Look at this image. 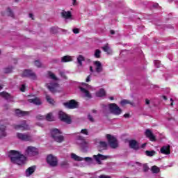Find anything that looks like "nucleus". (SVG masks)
Instances as JSON below:
<instances>
[{"mask_svg":"<svg viewBox=\"0 0 178 178\" xmlns=\"http://www.w3.org/2000/svg\"><path fill=\"white\" fill-rule=\"evenodd\" d=\"M160 152L161 154H164L165 155H169V154H170V145L163 146L161 148Z\"/></svg>","mask_w":178,"mask_h":178,"instance_id":"16","label":"nucleus"},{"mask_svg":"<svg viewBox=\"0 0 178 178\" xmlns=\"http://www.w3.org/2000/svg\"><path fill=\"white\" fill-rule=\"evenodd\" d=\"M88 120H90V122H91L92 123L94 122V118H93L90 114H88Z\"/></svg>","mask_w":178,"mask_h":178,"instance_id":"48","label":"nucleus"},{"mask_svg":"<svg viewBox=\"0 0 178 178\" xmlns=\"http://www.w3.org/2000/svg\"><path fill=\"white\" fill-rule=\"evenodd\" d=\"M94 159L96 161L97 163L101 165L102 161H105V159H108V156H104L101 154H98L97 155L93 156Z\"/></svg>","mask_w":178,"mask_h":178,"instance_id":"14","label":"nucleus"},{"mask_svg":"<svg viewBox=\"0 0 178 178\" xmlns=\"http://www.w3.org/2000/svg\"><path fill=\"white\" fill-rule=\"evenodd\" d=\"M99 178H111V177L106 175H100Z\"/></svg>","mask_w":178,"mask_h":178,"instance_id":"53","label":"nucleus"},{"mask_svg":"<svg viewBox=\"0 0 178 178\" xmlns=\"http://www.w3.org/2000/svg\"><path fill=\"white\" fill-rule=\"evenodd\" d=\"M35 170V167H34V166L29 167L26 170V177H29V176H31V175H33V173H34Z\"/></svg>","mask_w":178,"mask_h":178,"instance_id":"25","label":"nucleus"},{"mask_svg":"<svg viewBox=\"0 0 178 178\" xmlns=\"http://www.w3.org/2000/svg\"><path fill=\"white\" fill-rule=\"evenodd\" d=\"M46 86L50 92H56V89L59 87V84L56 82H51L50 83H47Z\"/></svg>","mask_w":178,"mask_h":178,"instance_id":"12","label":"nucleus"},{"mask_svg":"<svg viewBox=\"0 0 178 178\" xmlns=\"http://www.w3.org/2000/svg\"><path fill=\"white\" fill-rule=\"evenodd\" d=\"M163 98L165 101H166V99H168V98L166 97V96H163Z\"/></svg>","mask_w":178,"mask_h":178,"instance_id":"64","label":"nucleus"},{"mask_svg":"<svg viewBox=\"0 0 178 178\" xmlns=\"http://www.w3.org/2000/svg\"><path fill=\"white\" fill-rule=\"evenodd\" d=\"M147 145V143H143L141 145V148H145V147Z\"/></svg>","mask_w":178,"mask_h":178,"instance_id":"57","label":"nucleus"},{"mask_svg":"<svg viewBox=\"0 0 178 178\" xmlns=\"http://www.w3.org/2000/svg\"><path fill=\"white\" fill-rule=\"evenodd\" d=\"M7 13L8 14V16H10V17H15V14H13V11L10 10V8H7Z\"/></svg>","mask_w":178,"mask_h":178,"instance_id":"37","label":"nucleus"},{"mask_svg":"<svg viewBox=\"0 0 178 178\" xmlns=\"http://www.w3.org/2000/svg\"><path fill=\"white\" fill-rule=\"evenodd\" d=\"M129 147L133 149H138V143L136 140H129Z\"/></svg>","mask_w":178,"mask_h":178,"instance_id":"23","label":"nucleus"},{"mask_svg":"<svg viewBox=\"0 0 178 178\" xmlns=\"http://www.w3.org/2000/svg\"><path fill=\"white\" fill-rule=\"evenodd\" d=\"M170 102H171L170 106H173V99L171 98Z\"/></svg>","mask_w":178,"mask_h":178,"instance_id":"61","label":"nucleus"},{"mask_svg":"<svg viewBox=\"0 0 178 178\" xmlns=\"http://www.w3.org/2000/svg\"><path fill=\"white\" fill-rule=\"evenodd\" d=\"M96 95L97 97H104L105 95V90L100 89L99 91L96 92Z\"/></svg>","mask_w":178,"mask_h":178,"instance_id":"31","label":"nucleus"},{"mask_svg":"<svg viewBox=\"0 0 178 178\" xmlns=\"http://www.w3.org/2000/svg\"><path fill=\"white\" fill-rule=\"evenodd\" d=\"M64 106L65 108H68V109H74L77 108V102L74 100H71L68 102L63 103Z\"/></svg>","mask_w":178,"mask_h":178,"instance_id":"13","label":"nucleus"},{"mask_svg":"<svg viewBox=\"0 0 178 178\" xmlns=\"http://www.w3.org/2000/svg\"><path fill=\"white\" fill-rule=\"evenodd\" d=\"M92 113H97V110H92Z\"/></svg>","mask_w":178,"mask_h":178,"instance_id":"63","label":"nucleus"},{"mask_svg":"<svg viewBox=\"0 0 178 178\" xmlns=\"http://www.w3.org/2000/svg\"><path fill=\"white\" fill-rule=\"evenodd\" d=\"M15 115L19 118H23V116H27L29 115V112L23 111L20 109L15 110Z\"/></svg>","mask_w":178,"mask_h":178,"instance_id":"21","label":"nucleus"},{"mask_svg":"<svg viewBox=\"0 0 178 178\" xmlns=\"http://www.w3.org/2000/svg\"><path fill=\"white\" fill-rule=\"evenodd\" d=\"M154 66L156 67H161V61H159V60H154Z\"/></svg>","mask_w":178,"mask_h":178,"instance_id":"43","label":"nucleus"},{"mask_svg":"<svg viewBox=\"0 0 178 178\" xmlns=\"http://www.w3.org/2000/svg\"><path fill=\"white\" fill-rule=\"evenodd\" d=\"M22 76L29 77L30 79H32V80H35V79H37V76H35V74H34L31 70H25L22 74Z\"/></svg>","mask_w":178,"mask_h":178,"instance_id":"11","label":"nucleus"},{"mask_svg":"<svg viewBox=\"0 0 178 178\" xmlns=\"http://www.w3.org/2000/svg\"><path fill=\"white\" fill-rule=\"evenodd\" d=\"M58 117H59V119L62 120V122H65L68 124H70L72 123V120L70 119V117L67 116L66 113H65V112L63 111H59Z\"/></svg>","mask_w":178,"mask_h":178,"instance_id":"8","label":"nucleus"},{"mask_svg":"<svg viewBox=\"0 0 178 178\" xmlns=\"http://www.w3.org/2000/svg\"><path fill=\"white\" fill-rule=\"evenodd\" d=\"M48 76L52 80H55V81L58 80V78L56 77V76H55V74L52 73L51 71L48 72Z\"/></svg>","mask_w":178,"mask_h":178,"instance_id":"32","label":"nucleus"},{"mask_svg":"<svg viewBox=\"0 0 178 178\" xmlns=\"http://www.w3.org/2000/svg\"><path fill=\"white\" fill-rule=\"evenodd\" d=\"M36 119H38V120H44V119H46V120H48V122H52V120H54V118H52L51 113H48L46 117L39 115L36 117Z\"/></svg>","mask_w":178,"mask_h":178,"instance_id":"15","label":"nucleus"},{"mask_svg":"<svg viewBox=\"0 0 178 178\" xmlns=\"http://www.w3.org/2000/svg\"><path fill=\"white\" fill-rule=\"evenodd\" d=\"M110 33H111V34L113 35V34H115V31L111 30V31H110Z\"/></svg>","mask_w":178,"mask_h":178,"instance_id":"62","label":"nucleus"},{"mask_svg":"<svg viewBox=\"0 0 178 178\" xmlns=\"http://www.w3.org/2000/svg\"><path fill=\"white\" fill-rule=\"evenodd\" d=\"M145 104H146V105H149V100L147 99L145 100Z\"/></svg>","mask_w":178,"mask_h":178,"instance_id":"55","label":"nucleus"},{"mask_svg":"<svg viewBox=\"0 0 178 178\" xmlns=\"http://www.w3.org/2000/svg\"><path fill=\"white\" fill-rule=\"evenodd\" d=\"M62 166H63L64 165H67V162L64 161L61 163Z\"/></svg>","mask_w":178,"mask_h":178,"instance_id":"60","label":"nucleus"},{"mask_svg":"<svg viewBox=\"0 0 178 178\" xmlns=\"http://www.w3.org/2000/svg\"><path fill=\"white\" fill-rule=\"evenodd\" d=\"M102 49L104 52H106V54H111V52H112V50H111V48L108 45L103 47Z\"/></svg>","mask_w":178,"mask_h":178,"instance_id":"33","label":"nucleus"},{"mask_svg":"<svg viewBox=\"0 0 178 178\" xmlns=\"http://www.w3.org/2000/svg\"><path fill=\"white\" fill-rule=\"evenodd\" d=\"M60 76H61V77H63V79H65V80H66V79H67L66 77V75L65 74V72H60Z\"/></svg>","mask_w":178,"mask_h":178,"instance_id":"49","label":"nucleus"},{"mask_svg":"<svg viewBox=\"0 0 178 178\" xmlns=\"http://www.w3.org/2000/svg\"><path fill=\"white\" fill-rule=\"evenodd\" d=\"M6 137V127L5 125H1L0 127V138Z\"/></svg>","mask_w":178,"mask_h":178,"instance_id":"22","label":"nucleus"},{"mask_svg":"<svg viewBox=\"0 0 178 178\" xmlns=\"http://www.w3.org/2000/svg\"><path fill=\"white\" fill-rule=\"evenodd\" d=\"M82 86H83V87H86V88H90V87H91L90 86H89L88 84H87L86 83H82Z\"/></svg>","mask_w":178,"mask_h":178,"instance_id":"51","label":"nucleus"},{"mask_svg":"<svg viewBox=\"0 0 178 178\" xmlns=\"http://www.w3.org/2000/svg\"><path fill=\"white\" fill-rule=\"evenodd\" d=\"M80 90L83 97H84L85 98H88L89 99L92 98L91 94L86 88L81 87Z\"/></svg>","mask_w":178,"mask_h":178,"instance_id":"17","label":"nucleus"},{"mask_svg":"<svg viewBox=\"0 0 178 178\" xmlns=\"http://www.w3.org/2000/svg\"><path fill=\"white\" fill-rule=\"evenodd\" d=\"M0 95H1V97L5 98L9 102H12V101H13V97L12 96H10V95H9V93H8L6 92H0Z\"/></svg>","mask_w":178,"mask_h":178,"instance_id":"19","label":"nucleus"},{"mask_svg":"<svg viewBox=\"0 0 178 178\" xmlns=\"http://www.w3.org/2000/svg\"><path fill=\"white\" fill-rule=\"evenodd\" d=\"M152 172L153 173H159V168L156 165L152 167Z\"/></svg>","mask_w":178,"mask_h":178,"instance_id":"36","label":"nucleus"},{"mask_svg":"<svg viewBox=\"0 0 178 178\" xmlns=\"http://www.w3.org/2000/svg\"><path fill=\"white\" fill-rule=\"evenodd\" d=\"M47 162L50 166L54 168L58 165V159L54 155L50 154L47 157Z\"/></svg>","mask_w":178,"mask_h":178,"instance_id":"7","label":"nucleus"},{"mask_svg":"<svg viewBox=\"0 0 178 178\" xmlns=\"http://www.w3.org/2000/svg\"><path fill=\"white\" fill-rule=\"evenodd\" d=\"M61 16L63 19H70L72 17V13L70 11L63 10L61 13Z\"/></svg>","mask_w":178,"mask_h":178,"instance_id":"24","label":"nucleus"},{"mask_svg":"<svg viewBox=\"0 0 178 178\" xmlns=\"http://www.w3.org/2000/svg\"><path fill=\"white\" fill-rule=\"evenodd\" d=\"M95 66V72L96 73H101L102 72V64L99 61H95L94 63Z\"/></svg>","mask_w":178,"mask_h":178,"instance_id":"20","label":"nucleus"},{"mask_svg":"<svg viewBox=\"0 0 178 178\" xmlns=\"http://www.w3.org/2000/svg\"><path fill=\"white\" fill-rule=\"evenodd\" d=\"M145 134L147 138H149L150 141H155V136H154L151 130L146 129Z\"/></svg>","mask_w":178,"mask_h":178,"instance_id":"18","label":"nucleus"},{"mask_svg":"<svg viewBox=\"0 0 178 178\" xmlns=\"http://www.w3.org/2000/svg\"><path fill=\"white\" fill-rule=\"evenodd\" d=\"M110 112L113 115H120L122 113V109L116 105V104H110L108 105Z\"/></svg>","mask_w":178,"mask_h":178,"instance_id":"6","label":"nucleus"},{"mask_svg":"<svg viewBox=\"0 0 178 178\" xmlns=\"http://www.w3.org/2000/svg\"><path fill=\"white\" fill-rule=\"evenodd\" d=\"M29 102H31V104H34L35 105H41V100L38 98L30 99Z\"/></svg>","mask_w":178,"mask_h":178,"instance_id":"28","label":"nucleus"},{"mask_svg":"<svg viewBox=\"0 0 178 178\" xmlns=\"http://www.w3.org/2000/svg\"><path fill=\"white\" fill-rule=\"evenodd\" d=\"M82 62H84V57L81 55H79L78 57H77V63H78V65L79 66H82L83 65V63Z\"/></svg>","mask_w":178,"mask_h":178,"instance_id":"29","label":"nucleus"},{"mask_svg":"<svg viewBox=\"0 0 178 178\" xmlns=\"http://www.w3.org/2000/svg\"><path fill=\"white\" fill-rule=\"evenodd\" d=\"M129 116H130V114H129V113L124 115V118H129Z\"/></svg>","mask_w":178,"mask_h":178,"instance_id":"54","label":"nucleus"},{"mask_svg":"<svg viewBox=\"0 0 178 178\" xmlns=\"http://www.w3.org/2000/svg\"><path fill=\"white\" fill-rule=\"evenodd\" d=\"M71 158L74 159V161H84V158L80 157L74 153L71 154Z\"/></svg>","mask_w":178,"mask_h":178,"instance_id":"26","label":"nucleus"},{"mask_svg":"<svg viewBox=\"0 0 178 178\" xmlns=\"http://www.w3.org/2000/svg\"><path fill=\"white\" fill-rule=\"evenodd\" d=\"M72 31H73V33L74 34H79V29H74L73 30H72Z\"/></svg>","mask_w":178,"mask_h":178,"instance_id":"50","label":"nucleus"},{"mask_svg":"<svg viewBox=\"0 0 178 178\" xmlns=\"http://www.w3.org/2000/svg\"><path fill=\"white\" fill-rule=\"evenodd\" d=\"M12 70H13V67H8L4 69V72L5 73H12Z\"/></svg>","mask_w":178,"mask_h":178,"instance_id":"41","label":"nucleus"},{"mask_svg":"<svg viewBox=\"0 0 178 178\" xmlns=\"http://www.w3.org/2000/svg\"><path fill=\"white\" fill-rule=\"evenodd\" d=\"M143 170L144 172H148V170H149V168L148 165H147V164L143 165Z\"/></svg>","mask_w":178,"mask_h":178,"instance_id":"46","label":"nucleus"},{"mask_svg":"<svg viewBox=\"0 0 178 178\" xmlns=\"http://www.w3.org/2000/svg\"><path fill=\"white\" fill-rule=\"evenodd\" d=\"M50 133L52 138L56 143H62L65 140V138L62 136V132L56 128L51 129Z\"/></svg>","mask_w":178,"mask_h":178,"instance_id":"3","label":"nucleus"},{"mask_svg":"<svg viewBox=\"0 0 178 178\" xmlns=\"http://www.w3.org/2000/svg\"><path fill=\"white\" fill-rule=\"evenodd\" d=\"M26 152L29 156H35V155H38V149L33 146H29Z\"/></svg>","mask_w":178,"mask_h":178,"instance_id":"9","label":"nucleus"},{"mask_svg":"<svg viewBox=\"0 0 178 178\" xmlns=\"http://www.w3.org/2000/svg\"><path fill=\"white\" fill-rule=\"evenodd\" d=\"M95 58H100L101 57V50L97 49L95 52Z\"/></svg>","mask_w":178,"mask_h":178,"instance_id":"39","label":"nucleus"},{"mask_svg":"<svg viewBox=\"0 0 178 178\" xmlns=\"http://www.w3.org/2000/svg\"><path fill=\"white\" fill-rule=\"evenodd\" d=\"M72 60H73V58L70 56H65L61 58V62L63 63L72 62Z\"/></svg>","mask_w":178,"mask_h":178,"instance_id":"27","label":"nucleus"},{"mask_svg":"<svg viewBox=\"0 0 178 178\" xmlns=\"http://www.w3.org/2000/svg\"><path fill=\"white\" fill-rule=\"evenodd\" d=\"M50 33H51L52 34H56V33H58V28L55 26L51 27L50 29Z\"/></svg>","mask_w":178,"mask_h":178,"instance_id":"40","label":"nucleus"},{"mask_svg":"<svg viewBox=\"0 0 178 178\" xmlns=\"http://www.w3.org/2000/svg\"><path fill=\"white\" fill-rule=\"evenodd\" d=\"M46 99L49 104H54V99L51 98L49 95H46Z\"/></svg>","mask_w":178,"mask_h":178,"instance_id":"38","label":"nucleus"},{"mask_svg":"<svg viewBox=\"0 0 178 178\" xmlns=\"http://www.w3.org/2000/svg\"><path fill=\"white\" fill-rule=\"evenodd\" d=\"M29 17H31V19H32V20H34L33 14L30 13L29 14Z\"/></svg>","mask_w":178,"mask_h":178,"instance_id":"56","label":"nucleus"},{"mask_svg":"<svg viewBox=\"0 0 178 178\" xmlns=\"http://www.w3.org/2000/svg\"><path fill=\"white\" fill-rule=\"evenodd\" d=\"M90 70L91 72V73H94V70L92 69V67H90Z\"/></svg>","mask_w":178,"mask_h":178,"instance_id":"58","label":"nucleus"},{"mask_svg":"<svg viewBox=\"0 0 178 178\" xmlns=\"http://www.w3.org/2000/svg\"><path fill=\"white\" fill-rule=\"evenodd\" d=\"M83 161H85V162H87L88 165H92V163H94V160L91 157H85L83 158Z\"/></svg>","mask_w":178,"mask_h":178,"instance_id":"30","label":"nucleus"},{"mask_svg":"<svg viewBox=\"0 0 178 178\" xmlns=\"http://www.w3.org/2000/svg\"><path fill=\"white\" fill-rule=\"evenodd\" d=\"M15 130H30V127L25 120L22 121L19 124L14 125Z\"/></svg>","mask_w":178,"mask_h":178,"instance_id":"10","label":"nucleus"},{"mask_svg":"<svg viewBox=\"0 0 178 178\" xmlns=\"http://www.w3.org/2000/svg\"><path fill=\"white\" fill-rule=\"evenodd\" d=\"M90 80H91V75H89V76L86 78V83L90 82Z\"/></svg>","mask_w":178,"mask_h":178,"instance_id":"52","label":"nucleus"},{"mask_svg":"<svg viewBox=\"0 0 178 178\" xmlns=\"http://www.w3.org/2000/svg\"><path fill=\"white\" fill-rule=\"evenodd\" d=\"M154 8H158V6H159V4L158 3H155L153 5Z\"/></svg>","mask_w":178,"mask_h":178,"instance_id":"59","label":"nucleus"},{"mask_svg":"<svg viewBox=\"0 0 178 178\" xmlns=\"http://www.w3.org/2000/svg\"><path fill=\"white\" fill-rule=\"evenodd\" d=\"M127 104H130V102H129V100L127 99H123L120 102V104L122 105V106H124V105H127Z\"/></svg>","mask_w":178,"mask_h":178,"instance_id":"42","label":"nucleus"},{"mask_svg":"<svg viewBox=\"0 0 178 178\" xmlns=\"http://www.w3.org/2000/svg\"><path fill=\"white\" fill-rule=\"evenodd\" d=\"M99 145L101 148H103V149H106V147H108V143H106V142L102 141L99 143Z\"/></svg>","mask_w":178,"mask_h":178,"instance_id":"34","label":"nucleus"},{"mask_svg":"<svg viewBox=\"0 0 178 178\" xmlns=\"http://www.w3.org/2000/svg\"><path fill=\"white\" fill-rule=\"evenodd\" d=\"M20 91H22V92H24L26 91V85L25 84H22L21 88H20Z\"/></svg>","mask_w":178,"mask_h":178,"instance_id":"47","label":"nucleus"},{"mask_svg":"<svg viewBox=\"0 0 178 178\" xmlns=\"http://www.w3.org/2000/svg\"><path fill=\"white\" fill-rule=\"evenodd\" d=\"M74 136H76V143L78 144L79 146L82 148L83 151L84 152H87V149H88V143L86 141V139H84V137L80 136L79 134H74Z\"/></svg>","mask_w":178,"mask_h":178,"instance_id":"2","label":"nucleus"},{"mask_svg":"<svg viewBox=\"0 0 178 178\" xmlns=\"http://www.w3.org/2000/svg\"><path fill=\"white\" fill-rule=\"evenodd\" d=\"M8 156L10 158V161L13 163H16V165H23L26 162V156L16 150L8 152Z\"/></svg>","mask_w":178,"mask_h":178,"instance_id":"1","label":"nucleus"},{"mask_svg":"<svg viewBox=\"0 0 178 178\" xmlns=\"http://www.w3.org/2000/svg\"><path fill=\"white\" fill-rule=\"evenodd\" d=\"M106 138L111 148H118V139L111 134L106 135Z\"/></svg>","mask_w":178,"mask_h":178,"instance_id":"5","label":"nucleus"},{"mask_svg":"<svg viewBox=\"0 0 178 178\" xmlns=\"http://www.w3.org/2000/svg\"><path fill=\"white\" fill-rule=\"evenodd\" d=\"M17 138L21 141H33V136L29 133H17Z\"/></svg>","mask_w":178,"mask_h":178,"instance_id":"4","label":"nucleus"},{"mask_svg":"<svg viewBox=\"0 0 178 178\" xmlns=\"http://www.w3.org/2000/svg\"><path fill=\"white\" fill-rule=\"evenodd\" d=\"M81 133L82 134H85L86 136H88V130H87V129H81Z\"/></svg>","mask_w":178,"mask_h":178,"instance_id":"44","label":"nucleus"},{"mask_svg":"<svg viewBox=\"0 0 178 178\" xmlns=\"http://www.w3.org/2000/svg\"><path fill=\"white\" fill-rule=\"evenodd\" d=\"M145 154H146L147 156H154V155H155V151H154V150H152V151L147 150L145 152Z\"/></svg>","mask_w":178,"mask_h":178,"instance_id":"35","label":"nucleus"},{"mask_svg":"<svg viewBox=\"0 0 178 178\" xmlns=\"http://www.w3.org/2000/svg\"><path fill=\"white\" fill-rule=\"evenodd\" d=\"M35 65H36L37 67H41V62L38 60H36L35 61Z\"/></svg>","mask_w":178,"mask_h":178,"instance_id":"45","label":"nucleus"}]
</instances>
